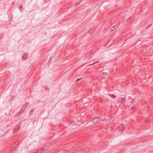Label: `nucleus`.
Listing matches in <instances>:
<instances>
[{"instance_id": "9d476101", "label": "nucleus", "mask_w": 153, "mask_h": 153, "mask_svg": "<svg viewBox=\"0 0 153 153\" xmlns=\"http://www.w3.org/2000/svg\"><path fill=\"white\" fill-rule=\"evenodd\" d=\"M45 150V149H41L39 150L40 153H42L43 151Z\"/></svg>"}, {"instance_id": "a211bd4d", "label": "nucleus", "mask_w": 153, "mask_h": 153, "mask_svg": "<svg viewBox=\"0 0 153 153\" xmlns=\"http://www.w3.org/2000/svg\"><path fill=\"white\" fill-rule=\"evenodd\" d=\"M23 107H26V105H24Z\"/></svg>"}, {"instance_id": "39448f33", "label": "nucleus", "mask_w": 153, "mask_h": 153, "mask_svg": "<svg viewBox=\"0 0 153 153\" xmlns=\"http://www.w3.org/2000/svg\"><path fill=\"white\" fill-rule=\"evenodd\" d=\"M92 54V53L91 52H87L85 55V56L86 57H88L90 56Z\"/></svg>"}, {"instance_id": "f03ea898", "label": "nucleus", "mask_w": 153, "mask_h": 153, "mask_svg": "<svg viewBox=\"0 0 153 153\" xmlns=\"http://www.w3.org/2000/svg\"><path fill=\"white\" fill-rule=\"evenodd\" d=\"M18 143L17 142H15V143L13 144L11 147V150H13L18 145Z\"/></svg>"}, {"instance_id": "20e7f679", "label": "nucleus", "mask_w": 153, "mask_h": 153, "mask_svg": "<svg viewBox=\"0 0 153 153\" xmlns=\"http://www.w3.org/2000/svg\"><path fill=\"white\" fill-rule=\"evenodd\" d=\"M126 126V125L125 124L123 123L120 127V129L123 130L125 128Z\"/></svg>"}, {"instance_id": "4468645a", "label": "nucleus", "mask_w": 153, "mask_h": 153, "mask_svg": "<svg viewBox=\"0 0 153 153\" xmlns=\"http://www.w3.org/2000/svg\"><path fill=\"white\" fill-rule=\"evenodd\" d=\"M79 3H76L75 4V5L77 6H78L79 4Z\"/></svg>"}, {"instance_id": "423d86ee", "label": "nucleus", "mask_w": 153, "mask_h": 153, "mask_svg": "<svg viewBox=\"0 0 153 153\" xmlns=\"http://www.w3.org/2000/svg\"><path fill=\"white\" fill-rule=\"evenodd\" d=\"M28 56L27 54V53H25L23 56V58L24 59H26L27 57Z\"/></svg>"}, {"instance_id": "0eeeda50", "label": "nucleus", "mask_w": 153, "mask_h": 153, "mask_svg": "<svg viewBox=\"0 0 153 153\" xmlns=\"http://www.w3.org/2000/svg\"><path fill=\"white\" fill-rule=\"evenodd\" d=\"M120 100L121 103H124V101H125V98H121L120 99Z\"/></svg>"}, {"instance_id": "dca6fc26", "label": "nucleus", "mask_w": 153, "mask_h": 153, "mask_svg": "<svg viewBox=\"0 0 153 153\" xmlns=\"http://www.w3.org/2000/svg\"><path fill=\"white\" fill-rule=\"evenodd\" d=\"M99 62L98 61H97V62H96V63H93L91 65H93V64H95L96 63H98Z\"/></svg>"}, {"instance_id": "f257e3e1", "label": "nucleus", "mask_w": 153, "mask_h": 153, "mask_svg": "<svg viewBox=\"0 0 153 153\" xmlns=\"http://www.w3.org/2000/svg\"><path fill=\"white\" fill-rule=\"evenodd\" d=\"M102 118H100V117H97L94 118L93 120L92 121L93 122L95 123H99L100 120Z\"/></svg>"}, {"instance_id": "ddd939ff", "label": "nucleus", "mask_w": 153, "mask_h": 153, "mask_svg": "<svg viewBox=\"0 0 153 153\" xmlns=\"http://www.w3.org/2000/svg\"><path fill=\"white\" fill-rule=\"evenodd\" d=\"M81 78H79V79H77L76 81V82H77V81H79L81 79Z\"/></svg>"}, {"instance_id": "f3484780", "label": "nucleus", "mask_w": 153, "mask_h": 153, "mask_svg": "<svg viewBox=\"0 0 153 153\" xmlns=\"http://www.w3.org/2000/svg\"><path fill=\"white\" fill-rule=\"evenodd\" d=\"M22 8V6H20L19 7V9H20V11H21V8Z\"/></svg>"}, {"instance_id": "6ab92c4d", "label": "nucleus", "mask_w": 153, "mask_h": 153, "mask_svg": "<svg viewBox=\"0 0 153 153\" xmlns=\"http://www.w3.org/2000/svg\"><path fill=\"white\" fill-rule=\"evenodd\" d=\"M131 109H132V110H133V109H134V108H131Z\"/></svg>"}, {"instance_id": "1a4fd4ad", "label": "nucleus", "mask_w": 153, "mask_h": 153, "mask_svg": "<svg viewBox=\"0 0 153 153\" xmlns=\"http://www.w3.org/2000/svg\"><path fill=\"white\" fill-rule=\"evenodd\" d=\"M20 126H19V125L18 124L15 126V128L18 130Z\"/></svg>"}, {"instance_id": "f8f14e48", "label": "nucleus", "mask_w": 153, "mask_h": 153, "mask_svg": "<svg viewBox=\"0 0 153 153\" xmlns=\"http://www.w3.org/2000/svg\"><path fill=\"white\" fill-rule=\"evenodd\" d=\"M107 73L106 72H103L102 73V75H105Z\"/></svg>"}, {"instance_id": "9b49d317", "label": "nucleus", "mask_w": 153, "mask_h": 153, "mask_svg": "<svg viewBox=\"0 0 153 153\" xmlns=\"http://www.w3.org/2000/svg\"><path fill=\"white\" fill-rule=\"evenodd\" d=\"M18 131V129H16L15 128H14V129L13 130V133H16Z\"/></svg>"}, {"instance_id": "2eb2a0df", "label": "nucleus", "mask_w": 153, "mask_h": 153, "mask_svg": "<svg viewBox=\"0 0 153 153\" xmlns=\"http://www.w3.org/2000/svg\"><path fill=\"white\" fill-rule=\"evenodd\" d=\"M114 27H113L111 28V31L113 30H114Z\"/></svg>"}, {"instance_id": "6e6552de", "label": "nucleus", "mask_w": 153, "mask_h": 153, "mask_svg": "<svg viewBox=\"0 0 153 153\" xmlns=\"http://www.w3.org/2000/svg\"><path fill=\"white\" fill-rule=\"evenodd\" d=\"M109 95L113 98H115L116 97V96L113 94H110Z\"/></svg>"}, {"instance_id": "7ed1b4c3", "label": "nucleus", "mask_w": 153, "mask_h": 153, "mask_svg": "<svg viewBox=\"0 0 153 153\" xmlns=\"http://www.w3.org/2000/svg\"><path fill=\"white\" fill-rule=\"evenodd\" d=\"M114 42V40H113L111 39L107 43V45H108V46H109L112 45L113 43Z\"/></svg>"}]
</instances>
